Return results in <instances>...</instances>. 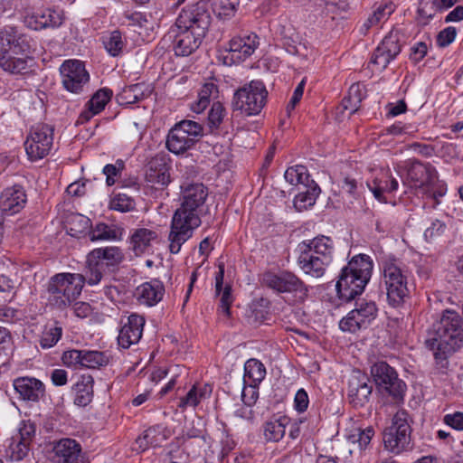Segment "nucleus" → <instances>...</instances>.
<instances>
[{"label": "nucleus", "mask_w": 463, "mask_h": 463, "mask_svg": "<svg viewBox=\"0 0 463 463\" xmlns=\"http://www.w3.org/2000/svg\"><path fill=\"white\" fill-rule=\"evenodd\" d=\"M289 419L286 416L274 417L263 424V436L267 442H278L285 435Z\"/></svg>", "instance_id": "473e14b6"}, {"label": "nucleus", "mask_w": 463, "mask_h": 463, "mask_svg": "<svg viewBox=\"0 0 463 463\" xmlns=\"http://www.w3.org/2000/svg\"><path fill=\"white\" fill-rule=\"evenodd\" d=\"M298 265L307 275L322 278L332 263L335 252L334 242L327 236H317L298 244Z\"/></svg>", "instance_id": "39448f33"}, {"label": "nucleus", "mask_w": 463, "mask_h": 463, "mask_svg": "<svg viewBox=\"0 0 463 463\" xmlns=\"http://www.w3.org/2000/svg\"><path fill=\"white\" fill-rule=\"evenodd\" d=\"M262 282L278 293L290 295L296 303H303L308 296V287L291 271L266 272Z\"/></svg>", "instance_id": "9d476101"}, {"label": "nucleus", "mask_w": 463, "mask_h": 463, "mask_svg": "<svg viewBox=\"0 0 463 463\" xmlns=\"http://www.w3.org/2000/svg\"><path fill=\"white\" fill-rule=\"evenodd\" d=\"M210 392L211 390H208L207 386H204V388L200 391L196 386H193L192 389H190V391L186 393V395L180 399L178 406L182 409H184L188 406L195 407L199 404L201 400Z\"/></svg>", "instance_id": "79ce46f5"}, {"label": "nucleus", "mask_w": 463, "mask_h": 463, "mask_svg": "<svg viewBox=\"0 0 463 463\" xmlns=\"http://www.w3.org/2000/svg\"><path fill=\"white\" fill-rule=\"evenodd\" d=\"M258 36L251 33L246 37H234L229 42V55L224 58L226 64L239 63L250 57L259 45Z\"/></svg>", "instance_id": "6ab92c4d"}, {"label": "nucleus", "mask_w": 463, "mask_h": 463, "mask_svg": "<svg viewBox=\"0 0 463 463\" xmlns=\"http://www.w3.org/2000/svg\"><path fill=\"white\" fill-rule=\"evenodd\" d=\"M348 95L353 99V107H359L362 100L365 98V88L360 83H354L349 88Z\"/></svg>", "instance_id": "13d9d810"}, {"label": "nucleus", "mask_w": 463, "mask_h": 463, "mask_svg": "<svg viewBox=\"0 0 463 463\" xmlns=\"http://www.w3.org/2000/svg\"><path fill=\"white\" fill-rule=\"evenodd\" d=\"M136 203L132 197L125 194H114L109 202V209L120 213H128L135 209Z\"/></svg>", "instance_id": "37998d69"}, {"label": "nucleus", "mask_w": 463, "mask_h": 463, "mask_svg": "<svg viewBox=\"0 0 463 463\" xmlns=\"http://www.w3.org/2000/svg\"><path fill=\"white\" fill-rule=\"evenodd\" d=\"M374 197L380 202H386L383 193H392L398 189L399 183L389 171H383L380 175L367 184Z\"/></svg>", "instance_id": "c756f323"}, {"label": "nucleus", "mask_w": 463, "mask_h": 463, "mask_svg": "<svg viewBox=\"0 0 463 463\" xmlns=\"http://www.w3.org/2000/svg\"><path fill=\"white\" fill-rule=\"evenodd\" d=\"M310 183L304 185L305 191L299 192L295 197L294 205L299 211L314 205L320 194L319 186L313 180Z\"/></svg>", "instance_id": "c9c22d12"}, {"label": "nucleus", "mask_w": 463, "mask_h": 463, "mask_svg": "<svg viewBox=\"0 0 463 463\" xmlns=\"http://www.w3.org/2000/svg\"><path fill=\"white\" fill-rule=\"evenodd\" d=\"M373 270V261L366 255H356L341 270L335 288L341 299L351 301L361 295Z\"/></svg>", "instance_id": "423d86ee"}, {"label": "nucleus", "mask_w": 463, "mask_h": 463, "mask_svg": "<svg viewBox=\"0 0 463 463\" xmlns=\"http://www.w3.org/2000/svg\"><path fill=\"white\" fill-rule=\"evenodd\" d=\"M218 93L217 86L213 82L203 85L198 93V100L194 102L191 109L195 113L203 112L210 104L212 98H216Z\"/></svg>", "instance_id": "4c0bfd02"}, {"label": "nucleus", "mask_w": 463, "mask_h": 463, "mask_svg": "<svg viewBox=\"0 0 463 463\" xmlns=\"http://www.w3.org/2000/svg\"><path fill=\"white\" fill-rule=\"evenodd\" d=\"M62 335L61 326H53L45 330L41 337L40 345L43 348H51L57 344Z\"/></svg>", "instance_id": "09e8293b"}, {"label": "nucleus", "mask_w": 463, "mask_h": 463, "mask_svg": "<svg viewBox=\"0 0 463 463\" xmlns=\"http://www.w3.org/2000/svg\"><path fill=\"white\" fill-rule=\"evenodd\" d=\"M224 116L225 109L223 105L219 101L213 102L208 115V125L212 133L219 128Z\"/></svg>", "instance_id": "49530a36"}, {"label": "nucleus", "mask_w": 463, "mask_h": 463, "mask_svg": "<svg viewBox=\"0 0 463 463\" xmlns=\"http://www.w3.org/2000/svg\"><path fill=\"white\" fill-rule=\"evenodd\" d=\"M309 401L307 392L304 389H299L294 399L295 409L298 412H303L307 409Z\"/></svg>", "instance_id": "052dcab7"}, {"label": "nucleus", "mask_w": 463, "mask_h": 463, "mask_svg": "<svg viewBox=\"0 0 463 463\" xmlns=\"http://www.w3.org/2000/svg\"><path fill=\"white\" fill-rule=\"evenodd\" d=\"M90 241L114 240L117 232L105 223H98L90 232Z\"/></svg>", "instance_id": "de8ad7c7"}, {"label": "nucleus", "mask_w": 463, "mask_h": 463, "mask_svg": "<svg viewBox=\"0 0 463 463\" xmlns=\"http://www.w3.org/2000/svg\"><path fill=\"white\" fill-rule=\"evenodd\" d=\"M268 90L262 80H253L239 88L233 94L232 107L245 116L260 113L266 105Z\"/></svg>", "instance_id": "0eeeda50"}, {"label": "nucleus", "mask_w": 463, "mask_h": 463, "mask_svg": "<svg viewBox=\"0 0 463 463\" xmlns=\"http://www.w3.org/2000/svg\"><path fill=\"white\" fill-rule=\"evenodd\" d=\"M35 434V425L31 421H22L18 430V435L15 437L24 442L31 444Z\"/></svg>", "instance_id": "603ef678"}, {"label": "nucleus", "mask_w": 463, "mask_h": 463, "mask_svg": "<svg viewBox=\"0 0 463 463\" xmlns=\"http://www.w3.org/2000/svg\"><path fill=\"white\" fill-rule=\"evenodd\" d=\"M407 105L404 100H399L397 103H390L388 105V115L396 117L406 111Z\"/></svg>", "instance_id": "774afa93"}, {"label": "nucleus", "mask_w": 463, "mask_h": 463, "mask_svg": "<svg viewBox=\"0 0 463 463\" xmlns=\"http://www.w3.org/2000/svg\"><path fill=\"white\" fill-rule=\"evenodd\" d=\"M203 136V128L201 124L193 120H182L169 130L165 145L171 153L181 155L194 147Z\"/></svg>", "instance_id": "1a4fd4ad"}, {"label": "nucleus", "mask_w": 463, "mask_h": 463, "mask_svg": "<svg viewBox=\"0 0 463 463\" xmlns=\"http://www.w3.org/2000/svg\"><path fill=\"white\" fill-rule=\"evenodd\" d=\"M52 382L56 386H63L67 383V372L63 369H54L51 374Z\"/></svg>", "instance_id": "0e129e2a"}, {"label": "nucleus", "mask_w": 463, "mask_h": 463, "mask_svg": "<svg viewBox=\"0 0 463 463\" xmlns=\"http://www.w3.org/2000/svg\"><path fill=\"white\" fill-rule=\"evenodd\" d=\"M257 387L258 385L250 383L248 387L245 386L243 388L241 393V400L244 405L251 407L256 403L259 397V392Z\"/></svg>", "instance_id": "864d4df0"}, {"label": "nucleus", "mask_w": 463, "mask_h": 463, "mask_svg": "<svg viewBox=\"0 0 463 463\" xmlns=\"http://www.w3.org/2000/svg\"><path fill=\"white\" fill-rule=\"evenodd\" d=\"M52 141L53 129L52 127L46 124L33 127L24 142L28 157L32 161L43 158L50 153Z\"/></svg>", "instance_id": "2eb2a0df"}, {"label": "nucleus", "mask_w": 463, "mask_h": 463, "mask_svg": "<svg viewBox=\"0 0 463 463\" xmlns=\"http://www.w3.org/2000/svg\"><path fill=\"white\" fill-rule=\"evenodd\" d=\"M119 169L111 164L104 166L103 174L106 175V183L108 185H113L115 184L114 176L118 175Z\"/></svg>", "instance_id": "338daca9"}, {"label": "nucleus", "mask_w": 463, "mask_h": 463, "mask_svg": "<svg viewBox=\"0 0 463 463\" xmlns=\"http://www.w3.org/2000/svg\"><path fill=\"white\" fill-rule=\"evenodd\" d=\"M170 436V431L160 425L153 426L144 431L143 436L138 437L136 443L138 449L146 450L149 446L159 447Z\"/></svg>", "instance_id": "7c9ffc66"}, {"label": "nucleus", "mask_w": 463, "mask_h": 463, "mask_svg": "<svg viewBox=\"0 0 463 463\" xmlns=\"http://www.w3.org/2000/svg\"><path fill=\"white\" fill-rule=\"evenodd\" d=\"M427 45L423 42H420L411 47V59L418 62L427 54Z\"/></svg>", "instance_id": "680f3d73"}, {"label": "nucleus", "mask_w": 463, "mask_h": 463, "mask_svg": "<svg viewBox=\"0 0 463 463\" xmlns=\"http://www.w3.org/2000/svg\"><path fill=\"white\" fill-rule=\"evenodd\" d=\"M175 35V52L178 56H188L193 53L201 44L205 35H198L196 31L181 29Z\"/></svg>", "instance_id": "cd10ccee"}, {"label": "nucleus", "mask_w": 463, "mask_h": 463, "mask_svg": "<svg viewBox=\"0 0 463 463\" xmlns=\"http://www.w3.org/2000/svg\"><path fill=\"white\" fill-rule=\"evenodd\" d=\"M239 0H213V11L218 17L230 18L235 14Z\"/></svg>", "instance_id": "a18cd8bd"}, {"label": "nucleus", "mask_w": 463, "mask_h": 463, "mask_svg": "<svg viewBox=\"0 0 463 463\" xmlns=\"http://www.w3.org/2000/svg\"><path fill=\"white\" fill-rule=\"evenodd\" d=\"M144 325L145 319L143 317L137 314L130 315L119 330L118 336V345L127 349L132 345L138 343L143 334Z\"/></svg>", "instance_id": "4be33fe9"}, {"label": "nucleus", "mask_w": 463, "mask_h": 463, "mask_svg": "<svg viewBox=\"0 0 463 463\" xmlns=\"http://www.w3.org/2000/svg\"><path fill=\"white\" fill-rule=\"evenodd\" d=\"M83 350H68L62 354V363L67 366H81Z\"/></svg>", "instance_id": "5fc2aeb1"}, {"label": "nucleus", "mask_w": 463, "mask_h": 463, "mask_svg": "<svg viewBox=\"0 0 463 463\" xmlns=\"http://www.w3.org/2000/svg\"><path fill=\"white\" fill-rule=\"evenodd\" d=\"M373 392L372 385L366 375L357 372L348 382L347 399L354 408H363L370 401Z\"/></svg>", "instance_id": "a211bd4d"}, {"label": "nucleus", "mask_w": 463, "mask_h": 463, "mask_svg": "<svg viewBox=\"0 0 463 463\" xmlns=\"http://www.w3.org/2000/svg\"><path fill=\"white\" fill-rule=\"evenodd\" d=\"M112 91L109 89H100L93 94L87 102L86 109L80 114L79 121L80 123L89 121L93 116L101 112L107 103L110 100Z\"/></svg>", "instance_id": "c85d7f7f"}, {"label": "nucleus", "mask_w": 463, "mask_h": 463, "mask_svg": "<svg viewBox=\"0 0 463 463\" xmlns=\"http://www.w3.org/2000/svg\"><path fill=\"white\" fill-rule=\"evenodd\" d=\"M14 388L23 400L29 402H38L45 393L43 383L33 377L16 378Z\"/></svg>", "instance_id": "393cba45"}, {"label": "nucleus", "mask_w": 463, "mask_h": 463, "mask_svg": "<svg viewBox=\"0 0 463 463\" xmlns=\"http://www.w3.org/2000/svg\"><path fill=\"white\" fill-rule=\"evenodd\" d=\"M63 88L75 94L84 91L90 82V74L79 60H67L60 68Z\"/></svg>", "instance_id": "dca6fc26"}, {"label": "nucleus", "mask_w": 463, "mask_h": 463, "mask_svg": "<svg viewBox=\"0 0 463 463\" xmlns=\"http://www.w3.org/2000/svg\"><path fill=\"white\" fill-rule=\"evenodd\" d=\"M28 26L33 30L57 27L62 24V14L59 10L43 8L33 13L26 19Z\"/></svg>", "instance_id": "a878e982"}, {"label": "nucleus", "mask_w": 463, "mask_h": 463, "mask_svg": "<svg viewBox=\"0 0 463 463\" xmlns=\"http://www.w3.org/2000/svg\"><path fill=\"white\" fill-rule=\"evenodd\" d=\"M103 44L107 52L113 57L120 55L126 45L122 33L118 30H115L104 36Z\"/></svg>", "instance_id": "ea45409f"}, {"label": "nucleus", "mask_w": 463, "mask_h": 463, "mask_svg": "<svg viewBox=\"0 0 463 463\" xmlns=\"http://www.w3.org/2000/svg\"><path fill=\"white\" fill-rule=\"evenodd\" d=\"M94 379L90 374H83L74 385L75 398L74 403L78 406L85 407L90 404L93 399Z\"/></svg>", "instance_id": "2f4dec72"}, {"label": "nucleus", "mask_w": 463, "mask_h": 463, "mask_svg": "<svg viewBox=\"0 0 463 463\" xmlns=\"http://www.w3.org/2000/svg\"><path fill=\"white\" fill-rule=\"evenodd\" d=\"M411 428L405 411H398L391 424L383 431V441L386 450L398 455L407 450L411 443Z\"/></svg>", "instance_id": "9b49d317"}, {"label": "nucleus", "mask_w": 463, "mask_h": 463, "mask_svg": "<svg viewBox=\"0 0 463 463\" xmlns=\"http://www.w3.org/2000/svg\"><path fill=\"white\" fill-rule=\"evenodd\" d=\"M371 375L377 391L383 396L391 397L394 403L403 402L406 383L399 378L393 367L384 361H378L371 366Z\"/></svg>", "instance_id": "6e6552de"}, {"label": "nucleus", "mask_w": 463, "mask_h": 463, "mask_svg": "<svg viewBox=\"0 0 463 463\" xmlns=\"http://www.w3.org/2000/svg\"><path fill=\"white\" fill-rule=\"evenodd\" d=\"M73 310L74 314L81 318L89 317L92 312L90 305L87 302H75L73 305Z\"/></svg>", "instance_id": "e2e57ef3"}, {"label": "nucleus", "mask_w": 463, "mask_h": 463, "mask_svg": "<svg viewBox=\"0 0 463 463\" xmlns=\"http://www.w3.org/2000/svg\"><path fill=\"white\" fill-rule=\"evenodd\" d=\"M393 12V8L392 5H380L373 14L369 16L367 21L364 24V26L367 28L377 25L381 21L386 20L391 14Z\"/></svg>", "instance_id": "8fccbe9b"}, {"label": "nucleus", "mask_w": 463, "mask_h": 463, "mask_svg": "<svg viewBox=\"0 0 463 463\" xmlns=\"http://www.w3.org/2000/svg\"><path fill=\"white\" fill-rule=\"evenodd\" d=\"M463 343V319L454 310L446 309L440 319L432 325L425 339V346L432 351L435 368L445 373L449 367V357Z\"/></svg>", "instance_id": "7ed1b4c3"}, {"label": "nucleus", "mask_w": 463, "mask_h": 463, "mask_svg": "<svg viewBox=\"0 0 463 463\" xmlns=\"http://www.w3.org/2000/svg\"><path fill=\"white\" fill-rule=\"evenodd\" d=\"M407 176L402 180L404 185L424 187L432 185L438 179L434 166L430 163L423 164L419 160H411L406 165Z\"/></svg>", "instance_id": "f3484780"}, {"label": "nucleus", "mask_w": 463, "mask_h": 463, "mask_svg": "<svg viewBox=\"0 0 463 463\" xmlns=\"http://www.w3.org/2000/svg\"><path fill=\"white\" fill-rule=\"evenodd\" d=\"M55 463H89L75 439H61L53 447Z\"/></svg>", "instance_id": "aec40b11"}, {"label": "nucleus", "mask_w": 463, "mask_h": 463, "mask_svg": "<svg viewBox=\"0 0 463 463\" xmlns=\"http://www.w3.org/2000/svg\"><path fill=\"white\" fill-rule=\"evenodd\" d=\"M266 368L258 359L250 358L244 364V382L259 385L265 378Z\"/></svg>", "instance_id": "e433bc0d"}, {"label": "nucleus", "mask_w": 463, "mask_h": 463, "mask_svg": "<svg viewBox=\"0 0 463 463\" xmlns=\"http://www.w3.org/2000/svg\"><path fill=\"white\" fill-rule=\"evenodd\" d=\"M124 260L118 247L98 248L87 256L85 274L60 273L52 276L47 290L50 299L59 308L71 305L80 295L84 283L97 285L107 274L113 272Z\"/></svg>", "instance_id": "f257e3e1"}, {"label": "nucleus", "mask_w": 463, "mask_h": 463, "mask_svg": "<svg viewBox=\"0 0 463 463\" xmlns=\"http://www.w3.org/2000/svg\"><path fill=\"white\" fill-rule=\"evenodd\" d=\"M357 431V434L350 435L349 439L354 443L357 442L360 449H364L373 437L374 430L373 427H367Z\"/></svg>", "instance_id": "3c124183"}, {"label": "nucleus", "mask_w": 463, "mask_h": 463, "mask_svg": "<svg viewBox=\"0 0 463 463\" xmlns=\"http://www.w3.org/2000/svg\"><path fill=\"white\" fill-rule=\"evenodd\" d=\"M456 35L457 31L454 27H447L438 33L437 44L439 47H446L455 40Z\"/></svg>", "instance_id": "4d7b16f0"}, {"label": "nucleus", "mask_w": 463, "mask_h": 463, "mask_svg": "<svg viewBox=\"0 0 463 463\" xmlns=\"http://www.w3.org/2000/svg\"><path fill=\"white\" fill-rule=\"evenodd\" d=\"M224 278V264H219V270L215 276V291L217 295H221L219 309L222 313L226 316H230V307L232 304L233 298L232 296V288L230 285H226L222 290Z\"/></svg>", "instance_id": "72a5a7b5"}, {"label": "nucleus", "mask_w": 463, "mask_h": 463, "mask_svg": "<svg viewBox=\"0 0 463 463\" xmlns=\"http://www.w3.org/2000/svg\"><path fill=\"white\" fill-rule=\"evenodd\" d=\"M208 196V189L201 183L190 184L182 191L181 206L175 212L169 233V250L177 254L194 229L200 226L199 210Z\"/></svg>", "instance_id": "f03ea898"}, {"label": "nucleus", "mask_w": 463, "mask_h": 463, "mask_svg": "<svg viewBox=\"0 0 463 463\" xmlns=\"http://www.w3.org/2000/svg\"><path fill=\"white\" fill-rule=\"evenodd\" d=\"M30 444L13 437L7 449V455L12 460L19 461L29 452Z\"/></svg>", "instance_id": "c03bdc74"}, {"label": "nucleus", "mask_w": 463, "mask_h": 463, "mask_svg": "<svg viewBox=\"0 0 463 463\" xmlns=\"http://www.w3.org/2000/svg\"><path fill=\"white\" fill-rule=\"evenodd\" d=\"M402 50L396 34L390 33L385 36L380 45L375 49L372 57V62L385 69Z\"/></svg>", "instance_id": "b1692460"}, {"label": "nucleus", "mask_w": 463, "mask_h": 463, "mask_svg": "<svg viewBox=\"0 0 463 463\" xmlns=\"http://www.w3.org/2000/svg\"><path fill=\"white\" fill-rule=\"evenodd\" d=\"M109 363V356L105 352L83 350L81 367L96 369Z\"/></svg>", "instance_id": "58836bf2"}, {"label": "nucleus", "mask_w": 463, "mask_h": 463, "mask_svg": "<svg viewBox=\"0 0 463 463\" xmlns=\"http://www.w3.org/2000/svg\"><path fill=\"white\" fill-rule=\"evenodd\" d=\"M378 308L373 301H361L355 303V308L351 310L339 322L342 331L355 333L367 328L376 318Z\"/></svg>", "instance_id": "4468645a"}, {"label": "nucleus", "mask_w": 463, "mask_h": 463, "mask_svg": "<svg viewBox=\"0 0 463 463\" xmlns=\"http://www.w3.org/2000/svg\"><path fill=\"white\" fill-rule=\"evenodd\" d=\"M445 230L446 224L439 220H435L431 222V225L425 230L424 237L427 241L434 240L435 238L441 236Z\"/></svg>", "instance_id": "6e6d98bb"}, {"label": "nucleus", "mask_w": 463, "mask_h": 463, "mask_svg": "<svg viewBox=\"0 0 463 463\" xmlns=\"http://www.w3.org/2000/svg\"><path fill=\"white\" fill-rule=\"evenodd\" d=\"M443 422L456 430L463 431V412L455 411L446 414L443 417Z\"/></svg>", "instance_id": "bf43d9fd"}, {"label": "nucleus", "mask_w": 463, "mask_h": 463, "mask_svg": "<svg viewBox=\"0 0 463 463\" xmlns=\"http://www.w3.org/2000/svg\"><path fill=\"white\" fill-rule=\"evenodd\" d=\"M164 294V284L157 279L141 284L135 292L137 300L148 307L156 305L163 298Z\"/></svg>", "instance_id": "bb28decb"}, {"label": "nucleus", "mask_w": 463, "mask_h": 463, "mask_svg": "<svg viewBox=\"0 0 463 463\" xmlns=\"http://www.w3.org/2000/svg\"><path fill=\"white\" fill-rule=\"evenodd\" d=\"M9 342L10 337L8 331L4 327H0V359H5L7 356L6 345Z\"/></svg>", "instance_id": "69168bd1"}, {"label": "nucleus", "mask_w": 463, "mask_h": 463, "mask_svg": "<svg viewBox=\"0 0 463 463\" xmlns=\"http://www.w3.org/2000/svg\"><path fill=\"white\" fill-rule=\"evenodd\" d=\"M32 39L19 33L14 27H6L0 32V67L12 74H25L33 67V60L29 56Z\"/></svg>", "instance_id": "20e7f679"}, {"label": "nucleus", "mask_w": 463, "mask_h": 463, "mask_svg": "<svg viewBox=\"0 0 463 463\" xmlns=\"http://www.w3.org/2000/svg\"><path fill=\"white\" fill-rule=\"evenodd\" d=\"M287 182L290 184H303L306 185L309 183V174L306 166L298 165L288 167L284 175Z\"/></svg>", "instance_id": "a19ab883"}, {"label": "nucleus", "mask_w": 463, "mask_h": 463, "mask_svg": "<svg viewBox=\"0 0 463 463\" xmlns=\"http://www.w3.org/2000/svg\"><path fill=\"white\" fill-rule=\"evenodd\" d=\"M383 269V283L386 289L387 300L391 306L398 307L409 295L407 276L395 260H386Z\"/></svg>", "instance_id": "f8f14e48"}, {"label": "nucleus", "mask_w": 463, "mask_h": 463, "mask_svg": "<svg viewBox=\"0 0 463 463\" xmlns=\"http://www.w3.org/2000/svg\"><path fill=\"white\" fill-rule=\"evenodd\" d=\"M156 239L157 233L155 231L146 228L136 230L131 237V243L136 255L146 251L150 248L151 242Z\"/></svg>", "instance_id": "f704fd0d"}, {"label": "nucleus", "mask_w": 463, "mask_h": 463, "mask_svg": "<svg viewBox=\"0 0 463 463\" xmlns=\"http://www.w3.org/2000/svg\"><path fill=\"white\" fill-rule=\"evenodd\" d=\"M212 22L211 10L208 1L200 0L194 5L184 7L177 19L179 29L196 31L198 35H205Z\"/></svg>", "instance_id": "ddd939ff"}, {"label": "nucleus", "mask_w": 463, "mask_h": 463, "mask_svg": "<svg viewBox=\"0 0 463 463\" xmlns=\"http://www.w3.org/2000/svg\"><path fill=\"white\" fill-rule=\"evenodd\" d=\"M170 166L164 156H156L147 164L146 181L157 189L165 188L170 183Z\"/></svg>", "instance_id": "5701e85b"}, {"label": "nucleus", "mask_w": 463, "mask_h": 463, "mask_svg": "<svg viewBox=\"0 0 463 463\" xmlns=\"http://www.w3.org/2000/svg\"><path fill=\"white\" fill-rule=\"evenodd\" d=\"M27 203V194L23 186L14 184L5 188L0 195V210L13 215L19 213Z\"/></svg>", "instance_id": "412c9836"}]
</instances>
